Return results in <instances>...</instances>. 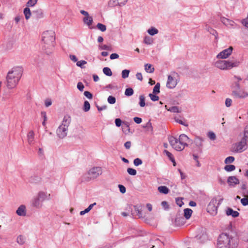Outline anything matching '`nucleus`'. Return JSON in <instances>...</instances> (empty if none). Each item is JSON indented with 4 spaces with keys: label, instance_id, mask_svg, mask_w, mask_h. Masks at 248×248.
Listing matches in <instances>:
<instances>
[{
    "label": "nucleus",
    "instance_id": "nucleus-37",
    "mask_svg": "<svg viewBox=\"0 0 248 248\" xmlns=\"http://www.w3.org/2000/svg\"><path fill=\"white\" fill-rule=\"evenodd\" d=\"M134 93V91L131 88H127L124 92V94L126 96H130L133 95Z\"/></svg>",
    "mask_w": 248,
    "mask_h": 248
},
{
    "label": "nucleus",
    "instance_id": "nucleus-38",
    "mask_svg": "<svg viewBox=\"0 0 248 248\" xmlns=\"http://www.w3.org/2000/svg\"><path fill=\"white\" fill-rule=\"evenodd\" d=\"M160 93V83H157L153 89V93L157 94Z\"/></svg>",
    "mask_w": 248,
    "mask_h": 248
},
{
    "label": "nucleus",
    "instance_id": "nucleus-47",
    "mask_svg": "<svg viewBox=\"0 0 248 248\" xmlns=\"http://www.w3.org/2000/svg\"><path fill=\"white\" fill-rule=\"evenodd\" d=\"M149 97L153 101H157L159 99V97L155 95V94H154L153 93H150L149 94Z\"/></svg>",
    "mask_w": 248,
    "mask_h": 248
},
{
    "label": "nucleus",
    "instance_id": "nucleus-33",
    "mask_svg": "<svg viewBox=\"0 0 248 248\" xmlns=\"http://www.w3.org/2000/svg\"><path fill=\"white\" fill-rule=\"evenodd\" d=\"M139 105L141 107H144L145 106V98L143 95H140L139 97Z\"/></svg>",
    "mask_w": 248,
    "mask_h": 248
},
{
    "label": "nucleus",
    "instance_id": "nucleus-6",
    "mask_svg": "<svg viewBox=\"0 0 248 248\" xmlns=\"http://www.w3.org/2000/svg\"><path fill=\"white\" fill-rule=\"evenodd\" d=\"M239 65V62L238 61L232 62L225 60H219L215 63L216 67L223 70L231 69L233 67L238 66Z\"/></svg>",
    "mask_w": 248,
    "mask_h": 248
},
{
    "label": "nucleus",
    "instance_id": "nucleus-58",
    "mask_svg": "<svg viewBox=\"0 0 248 248\" xmlns=\"http://www.w3.org/2000/svg\"><path fill=\"white\" fill-rule=\"evenodd\" d=\"M176 202L177 204L180 207H181L182 205L184 204L182 199H180L179 198H177L176 199Z\"/></svg>",
    "mask_w": 248,
    "mask_h": 248
},
{
    "label": "nucleus",
    "instance_id": "nucleus-27",
    "mask_svg": "<svg viewBox=\"0 0 248 248\" xmlns=\"http://www.w3.org/2000/svg\"><path fill=\"white\" fill-rule=\"evenodd\" d=\"M145 70L147 73H152L154 71V68L151 64L147 63L144 65Z\"/></svg>",
    "mask_w": 248,
    "mask_h": 248
},
{
    "label": "nucleus",
    "instance_id": "nucleus-30",
    "mask_svg": "<svg viewBox=\"0 0 248 248\" xmlns=\"http://www.w3.org/2000/svg\"><path fill=\"white\" fill-rule=\"evenodd\" d=\"M24 14L26 20L29 19L31 16V12L28 7H26L24 9Z\"/></svg>",
    "mask_w": 248,
    "mask_h": 248
},
{
    "label": "nucleus",
    "instance_id": "nucleus-39",
    "mask_svg": "<svg viewBox=\"0 0 248 248\" xmlns=\"http://www.w3.org/2000/svg\"><path fill=\"white\" fill-rule=\"evenodd\" d=\"M96 27L101 31H105L106 30V26L105 25L100 23L97 24Z\"/></svg>",
    "mask_w": 248,
    "mask_h": 248
},
{
    "label": "nucleus",
    "instance_id": "nucleus-50",
    "mask_svg": "<svg viewBox=\"0 0 248 248\" xmlns=\"http://www.w3.org/2000/svg\"><path fill=\"white\" fill-rule=\"evenodd\" d=\"M208 136L211 140H215L216 139V136L213 132H209L208 133Z\"/></svg>",
    "mask_w": 248,
    "mask_h": 248
},
{
    "label": "nucleus",
    "instance_id": "nucleus-45",
    "mask_svg": "<svg viewBox=\"0 0 248 248\" xmlns=\"http://www.w3.org/2000/svg\"><path fill=\"white\" fill-rule=\"evenodd\" d=\"M37 0H29L27 3V6L28 7H32L34 6L37 3Z\"/></svg>",
    "mask_w": 248,
    "mask_h": 248
},
{
    "label": "nucleus",
    "instance_id": "nucleus-24",
    "mask_svg": "<svg viewBox=\"0 0 248 248\" xmlns=\"http://www.w3.org/2000/svg\"><path fill=\"white\" fill-rule=\"evenodd\" d=\"M166 108L168 110L171 112L173 113H180L181 112L180 109L177 106H172L171 107H170L169 108H167V106H165Z\"/></svg>",
    "mask_w": 248,
    "mask_h": 248
},
{
    "label": "nucleus",
    "instance_id": "nucleus-23",
    "mask_svg": "<svg viewBox=\"0 0 248 248\" xmlns=\"http://www.w3.org/2000/svg\"><path fill=\"white\" fill-rule=\"evenodd\" d=\"M83 21L84 23L87 25L89 27L91 25H92L93 22V19L92 16H85L83 19Z\"/></svg>",
    "mask_w": 248,
    "mask_h": 248
},
{
    "label": "nucleus",
    "instance_id": "nucleus-17",
    "mask_svg": "<svg viewBox=\"0 0 248 248\" xmlns=\"http://www.w3.org/2000/svg\"><path fill=\"white\" fill-rule=\"evenodd\" d=\"M226 214L227 216H231L233 217H237L239 215V213L237 211H234L231 208H228L227 209Z\"/></svg>",
    "mask_w": 248,
    "mask_h": 248
},
{
    "label": "nucleus",
    "instance_id": "nucleus-36",
    "mask_svg": "<svg viewBox=\"0 0 248 248\" xmlns=\"http://www.w3.org/2000/svg\"><path fill=\"white\" fill-rule=\"evenodd\" d=\"M90 104L88 101H85L84 103V106L83 109L85 112L88 111L90 109Z\"/></svg>",
    "mask_w": 248,
    "mask_h": 248
},
{
    "label": "nucleus",
    "instance_id": "nucleus-7",
    "mask_svg": "<svg viewBox=\"0 0 248 248\" xmlns=\"http://www.w3.org/2000/svg\"><path fill=\"white\" fill-rule=\"evenodd\" d=\"M232 95L237 98H245L248 96V92L240 88V85L238 82H234L232 86Z\"/></svg>",
    "mask_w": 248,
    "mask_h": 248
},
{
    "label": "nucleus",
    "instance_id": "nucleus-56",
    "mask_svg": "<svg viewBox=\"0 0 248 248\" xmlns=\"http://www.w3.org/2000/svg\"><path fill=\"white\" fill-rule=\"evenodd\" d=\"M84 94L86 97H87L89 99H92L93 97L92 94L88 91L84 92Z\"/></svg>",
    "mask_w": 248,
    "mask_h": 248
},
{
    "label": "nucleus",
    "instance_id": "nucleus-31",
    "mask_svg": "<svg viewBox=\"0 0 248 248\" xmlns=\"http://www.w3.org/2000/svg\"><path fill=\"white\" fill-rule=\"evenodd\" d=\"M205 29L208 32H209L210 34L215 36L216 38H217V32L216 31L211 28V27L208 26L207 25H206Z\"/></svg>",
    "mask_w": 248,
    "mask_h": 248
},
{
    "label": "nucleus",
    "instance_id": "nucleus-35",
    "mask_svg": "<svg viewBox=\"0 0 248 248\" xmlns=\"http://www.w3.org/2000/svg\"><path fill=\"white\" fill-rule=\"evenodd\" d=\"M235 169V167L233 165H227L224 167V170L227 171H232Z\"/></svg>",
    "mask_w": 248,
    "mask_h": 248
},
{
    "label": "nucleus",
    "instance_id": "nucleus-11",
    "mask_svg": "<svg viewBox=\"0 0 248 248\" xmlns=\"http://www.w3.org/2000/svg\"><path fill=\"white\" fill-rule=\"evenodd\" d=\"M232 47L230 46L229 48L223 50L219 53H218L217 57L218 59H226L232 54Z\"/></svg>",
    "mask_w": 248,
    "mask_h": 248
},
{
    "label": "nucleus",
    "instance_id": "nucleus-63",
    "mask_svg": "<svg viewBox=\"0 0 248 248\" xmlns=\"http://www.w3.org/2000/svg\"><path fill=\"white\" fill-rule=\"evenodd\" d=\"M134 121L136 123L139 124L141 123L142 119L139 117H134Z\"/></svg>",
    "mask_w": 248,
    "mask_h": 248
},
{
    "label": "nucleus",
    "instance_id": "nucleus-4",
    "mask_svg": "<svg viewBox=\"0 0 248 248\" xmlns=\"http://www.w3.org/2000/svg\"><path fill=\"white\" fill-rule=\"evenodd\" d=\"M169 141L172 147L177 151H181L188 145L189 141V138L185 134L180 135L177 139L173 136L169 137Z\"/></svg>",
    "mask_w": 248,
    "mask_h": 248
},
{
    "label": "nucleus",
    "instance_id": "nucleus-40",
    "mask_svg": "<svg viewBox=\"0 0 248 248\" xmlns=\"http://www.w3.org/2000/svg\"><path fill=\"white\" fill-rule=\"evenodd\" d=\"M234 160V157L233 156H228L227 157L224 161L225 164H230L232 163Z\"/></svg>",
    "mask_w": 248,
    "mask_h": 248
},
{
    "label": "nucleus",
    "instance_id": "nucleus-19",
    "mask_svg": "<svg viewBox=\"0 0 248 248\" xmlns=\"http://www.w3.org/2000/svg\"><path fill=\"white\" fill-rule=\"evenodd\" d=\"M16 214L20 216L26 215V207L24 205H20L16 211Z\"/></svg>",
    "mask_w": 248,
    "mask_h": 248
},
{
    "label": "nucleus",
    "instance_id": "nucleus-25",
    "mask_svg": "<svg viewBox=\"0 0 248 248\" xmlns=\"http://www.w3.org/2000/svg\"><path fill=\"white\" fill-rule=\"evenodd\" d=\"M192 210L189 208H186L184 210V217L187 219L190 218L192 214Z\"/></svg>",
    "mask_w": 248,
    "mask_h": 248
},
{
    "label": "nucleus",
    "instance_id": "nucleus-9",
    "mask_svg": "<svg viewBox=\"0 0 248 248\" xmlns=\"http://www.w3.org/2000/svg\"><path fill=\"white\" fill-rule=\"evenodd\" d=\"M247 142H248L247 140L243 138L240 142L234 145L233 151L237 153L243 152L247 148Z\"/></svg>",
    "mask_w": 248,
    "mask_h": 248
},
{
    "label": "nucleus",
    "instance_id": "nucleus-12",
    "mask_svg": "<svg viewBox=\"0 0 248 248\" xmlns=\"http://www.w3.org/2000/svg\"><path fill=\"white\" fill-rule=\"evenodd\" d=\"M127 0H109L108 5L109 7H114L117 6H123L124 5Z\"/></svg>",
    "mask_w": 248,
    "mask_h": 248
},
{
    "label": "nucleus",
    "instance_id": "nucleus-20",
    "mask_svg": "<svg viewBox=\"0 0 248 248\" xmlns=\"http://www.w3.org/2000/svg\"><path fill=\"white\" fill-rule=\"evenodd\" d=\"M36 196L43 202L46 200L47 197V193L46 192L40 191L38 193Z\"/></svg>",
    "mask_w": 248,
    "mask_h": 248
},
{
    "label": "nucleus",
    "instance_id": "nucleus-46",
    "mask_svg": "<svg viewBox=\"0 0 248 248\" xmlns=\"http://www.w3.org/2000/svg\"><path fill=\"white\" fill-rule=\"evenodd\" d=\"M243 138L248 142V124L245 127L244 137Z\"/></svg>",
    "mask_w": 248,
    "mask_h": 248
},
{
    "label": "nucleus",
    "instance_id": "nucleus-43",
    "mask_svg": "<svg viewBox=\"0 0 248 248\" xmlns=\"http://www.w3.org/2000/svg\"><path fill=\"white\" fill-rule=\"evenodd\" d=\"M108 102L110 104H114L116 102V98L114 96H109L108 98Z\"/></svg>",
    "mask_w": 248,
    "mask_h": 248
},
{
    "label": "nucleus",
    "instance_id": "nucleus-13",
    "mask_svg": "<svg viewBox=\"0 0 248 248\" xmlns=\"http://www.w3.org/2000/svg\"><path fill=\"white\" fill-rule=\"evenodd\" d=\"M177 84V79L169 75L168 77L167 87L170 89H173L176 86Z\"/></svg>",
    "mask_w": 248,
    "mask_h": 248
},
{
    "label": "nucleus",
    "instance_id": "nucleus-41",
    "mask_svg": "<svg viewBox=\"0 0 248 248\" xmlns=\"http://www.w3.org/2000/svg\"><path fill=\"white\" fill-rule=\"evenodd\" d=\"M130 71L128 70H124L122 72V77L123 78H127L129 74Z\"/></svg>",
    "mask_w": 248,
    "mask_h": 248
},
{
    "label": "nucleus",
    "instance_id": "nucleus-64",
    "mask_svg": "<svg viewBox=\"0 0 248 248\" xmlns=\"http://www.w3.org/2000/svg\"><path fill=\"white\" fill-rule=\"evenodd\" d=\"M242 195L244 197L248 198V189L244 190L242 192Z\"/></svg>",
    "mask_w": 248,
    "mask_h": 248
},
{
    "label": "nucleus",
    "instance_id": "nucleus-18",
    "mask_svg": "<svg viewBox=\"0 0 248 248\" xmlns=\"http://www.w3.org/2000/svg\"><path fill=\"white\" fill-rule=\"evenodd\" d=\"M220 21L226 26H233L234 24V22L233 21L224 17H221Z\"/></svg>",
    "mask_w": 248,
    "mask_h": 248
},
{
    "label": "nucleus",
    "instance_id": "nucleus-1",
    "mask_svg": "<svg viewBox=\"0 0 248 248\" xmlns=\"http://www.w3.org/2000/svg\"><path fill=\"white\" fill-rule=\"evenodd\" d=\"M23 71L22 67L17 66L14 67L8 73L6 80L7 86L9 89L14 88L16 86L22 75Z\"/></svg>",
    "mask_w": 248,
    "mask_h": 248
},
{
    "label": "nucleus",
    "instance_id": "nucleus-5",
    "mask_svg": "<svg viewBox=\"0 0 248 248\" xmlns=\"http://www.w3.org/2000/svg\"><path fill=\"white\" fill-rule=\"evenodd\" d=\"M70 123V118L65 116L63 118L62 124L56 130L57 135L60 139H63L66 136Z\"/></svg>",
    "mask_w": 248,
    "mask_h": 248
},
{
    "label": "nucleus",
    "instance_id": "nucleus-62",
    "mask_svg": "<svg viewBox=\"0 0 248 248\" xmlns=\"http://www.w3.org/2000/svg\"><path fill=\"white\" fill-rule=\"evenodd\" d=\"M131 143L129 141H126L124 144L125 148L127 149H129L131 147Z\"/></svg>",
    "mask_w": 248,
    "mask_h": 248
},
{
    "label": "nucleus",
    "instance_id": "nucleus-48",
    "mask_svg": "<svg viewBox=\"0 0 248 248\" xmlns=\"http://www.w3.org/2000/svg\"><path fill=\"white\" fill-rule=\"evenodd\" d=\"M142 160L139 158H137L134 160V164L136 166H138L142 164Z\"/></svg>",
    "mask_w": 248,
    "mask_h": 248
},
{
    "label": "nucleus",
    "instance_id": "nucleus-8",
    "mask_svg": "<svg viewBox=\"0 0 248 248\" xmlns=\"http://www.w3.org/2000/svg\"><path fill=\"white\" fill-rule=\"evenodd\" d=\"M102 173V169L100 167H93L90 169L88 171L89 176L86 180L89 181L92 179H95L100 175Z\"/></svg>",
    "mask_w": 248,
    "mask_h": 248
},
{
    "label": "nucleus",
    "instance_id": "nucleus-21",
    "mask_svg": "<svg viewBox=\"0 0 248 248\" xmlns=\"http://www.w3.org/2000/svg\"><path fill=\"white\" fill-rule=\"evenodd\" d=\"M28 138V143L31 145L33 143L34 138V133L33 131H30L27 135Z\"/></svg>",
    "mask_w": 248,
    "mask_h": 248
},
{
    "label": "nucleus",
    "instance_id": "nucleus-34",
    "mask_svg": "<svg viewBox=\"0 0 248 248\" xmlns=\"http://www.w3.org/2000/svg\"><path fill=\"white\" fill-rule=\"evenodd\" d=\"M103 72L104 74L108 76H111L112 75V73L110 69L108 67H104L103 69Z\"/></svg>",
    "mask_w": 248,
    "mask_h": 248
},
{
    "label": "nucleus",
    "instance_id": "nucleus-32",
    "mask_svg": "<svg viewBox=\"0 0 248 248\" xmlns=\"http://www.w3.org/2000/svg\"><path fill=\"white\" fill-rule=\"evenodd\" d=\"M144 43L147 45H151L153 43V39L150 36H146L144 39Z\"/></svg>",
    "mask_w": 248,
    "mask_h": 248
},
{
    "label": "nucleus",
    "instance_id": "nucleus-51",
    "mask_svg": "<svg viewBox=\"0 0 248 248\" xmlns=\"http://www.w3.org/2000/svg\"><path fill=\"white\" fill-rule=\"evenodd\" d=\"M241 203L244 206L248 205V198L244 197L241 200Z\"/></svg>",
    "mask_w": 248,
    "mask_h": 248
},
{
    "label": "nucleus",
    "instance_id": "nucleus-22",
    "mask_svg": "<svg viewBox=\"0 0 248 248\" xmlns=\"http://www.w3.org/2000/svg\"><path fill=\"white\" fill-rule=\"evenodd\" d=\"M32 13L37 18H41L44 17L43 12L41 9H38L33 11Z\"/></svg>",
    "mask_w": 248,
    "mask_h": 248
},
{
    "label": "nucleus",
    "instance_id": "nucleus-10",
    "mask_svg": "<svg viewBox=\"0 0 248 248\" xmlns=\"http://www.w3.org/2000/svg\"><path fill=\"white\" fill-rule=\"evenodd\" d=\"M217 199L213 198L211 200L207 206V212L213 216H215L217 214L218 205H217Z\"/></svg>",
    "mask_w": 248,
    "mask_h": 248
},
{
    "label": "nucleus",
    "instance_id": "nucleus-52",
    "mask_svg": "<svg viewBox=\"0 0 248 248\" xmlns=\"http://www.w3.org/2000/svg\"><path fill=\"white\" fill-rule=\"evenodd\" d=\"M87 63V62L84 60L78 61L77 62V65L78 66L80 67L81 68H83V65H84Z\"/></svg>",
    "mask_w": 248,
    "mask_h": 248
},
{
    "label": "nucleus",
    "instance_id": "nucleus-15",
    "mask_svg": "<svg viewBox=\"0 0 248 248\" xmlns=\"http://www.w3.org/2000/svg\"><path fill=\"white\" fill-rule=\"evenodd\" d=\"M227 183L230 186H234L239 184V180L235 176H229L227 180Z\"/></svg>",
    "mask_w": 248,
    "mask_h": 248
},
{
    "label": "nucleus",
    "instance_id": "nucleus-53",
    "mask_svg": "<svg viewBox=\"0 0 248 248\" xmlns=\"http://www.w3.org/2000/svg\"><path fill=\"white\" fill-rule=\"evenodd\" d=\"M232 103V100L230 98H227L225 100V105L227 107L231 106Z\"/></svg>",
    "mask_w": 248,
    "mask_h": 248
},
{
    "label": "nucleus",
    "instance_id": "nucleus-57",
    "mask_svg": "<svg viewBox=\"0 0 248 248\" xmlns=\"http://www.w3.org/2000/svg\"><path fill=\"white\" fill-rule=\"evenodd\" d=\"M118 187H119V190L121 193H124L125 192L126 188L124 186H123L122 185H119Z\"/></svg>",
    "mask_w": 248,
    "mask_h": 248
},
{
    "label": "nucleus",
    "instance_id": "nucleus-3",
    "mask_svg": "<svg viewBox=\"0 0 248 248\" xmlns=\"http://www.w3.org/2000/svg\"><path fill=\"white\" fill-rule=\"evenodd\" d=\"M55 40V32L53 31H47L43 33L42 41L44 44L43 47L47 54L51 53L54 46Z\"/></svg>",
    "mask_w": 248,
    "mask_h": 248
},
{
    "label": "nucleus",
    "instance_id": "nucleus-16",
    "mask_svg": "<svg viewBox=\"0 0 248 248\" xmlns=\"http://www.w3.org/2000/svg\"><path fill=\"white\" fill-rule=\"evenodd\" d=\"M203 141V139L200 137H196L195 140V141H194L195 145L199 148V151L200 153L202 152V147L203 145H202Z\"/></svg>",
    "mask_w": 248,
    "mask_h": 248
},
{
    "label": "nucleus",
    "instance_id": "nucleus-54",
    "mask_svg": "<svg viewBox=\"0 0 248 248\" xmlns=\"http://www.w3.org/2000/svg\"><path fill=\"white\" fill-rule=\"evenodd\" d=\"M175 121L177 123H179V124H182V125H184V126H188V124H186V123L185 122H183V121H182L181 120H180V119H178V118H175Z\"/></svg>",
    "mask_w": 248,
    "mask_h": 248
},
{
    "label": "nucleus",
    "instance_id": "nucleus-49",
    "mask_svg": "<svg viewBox=\"0 0 248 248\" xmlns=\"http://www.w3.org/2000/svg\"><path fill=\"white\" fill-rule=\"evenodd\" d=\"M135 211L136 212L137 215L139 216V217H142V212L140 209L138 208L137 206H134Z\"/></svg>",
    "mask_w": 248,
    "mask_h": 248
},
{
    "label": "nucleus",
    "instance_id": "nucleus-61",
    "mask_svg": "<svg viewBox=\"0 0 248 248\" xmlns=\"http://www.w3.org/2000/svg\"><path fill=\"white\" fill-rule=\"evenodd\" d=\"M119 55L116 53H112L110 56V59L111 60H114L115 59H118L119 58Z\"/></svg>",
    "mask_w": 248,
    "mask_h": 248
},
{
    "label": "nucleus",
    "instance_id": "nucleus-29",
    "mask_svg": "<svg viewBox=\"0 0 248 248\" xmlns=\"http://www.w3.org/2000/svg\"><path fill=\"white\" fill-rule=\"evenodd\" d=\"M158 190L160 193L163 194H167L169 191V189L166 186H160L158 187Z\"/></svg>",
    "mask_w": 248,
    "mask_h": 248
},
{
    "label": "nucleus",
    "instance_id": "nucleus-44",
    "mask_svg": "<svg viewBox=\"0 0 248 248\" xmlns=\"http://www.w3.org/2000/svg\"><path fill=\"white\" fill-rule=\"evenodd\" d=\"M127 171L131 175H136L137 174L136 170L132 168H128Z\"/></svg>",
    "mask_w": 248,
    "mask_h": 248
},
{
    "label": "nucleus",
    "instance_id": "nucleus-55",
    "mask_svg": "<svg viewBox=\"0 0 248 248\" xmlns=\"http://www.w3.org/2000/svg\"><path fill=\"white\" fill-rule=\"evenodd\" d=\"M77 88L80 91H83L84 88V86L82 82H78L77 84Z\"/></svg>",
    "mask_w": 248,
    "mask_h": 248
},
{
    "label": "nucleus",
    "instance_id": "nucleus-59",
    "mask_svg": "<svg viewBox=\"0 0 248 248\" xmlns=\"http://www.w3.org/2000/svg\"><path fill=\"white\" fill-rule=\"evenodd\" d=\"M115 124L117 126L120 127L122 124V121L119 118H117L115 120Z\"/></svg>",
    "mask_w": 248,
    "mask_h": 248
},
{
    "label": "nucleus",
    "instance_id": "nucleus-26",
    "mask_svg": "<svg viewBox=\"0 0 248 248\" xmlns=\"http://www.w3.org/2000/svg\"><path fill=\"white\" fill-rule=\"evenodd\" d=\"M25 237L22 235L18 236L16 238V242L20 245H23L25 243Z\"/></svg>",
    "mask_w": 248,
    "mask_h": 248
},
{
    "label": "nucleus",
    "instance_id": "nucleus-28",
    "mask_svg": "<svg viewBox=\"0 0 248 248\" xmlns=\"http://www.w3.org/2000/svg\"><path fill=\"white\" fill-rule=\"evenodd\" d=\"M147 32L152 36L156 34L158 32V30L155 27H151L147 30Z\"/></svg>",
    "mask_w": 248,
    "mask_h": 248
},
{
    "label": "nucleus",
    "instance_id": "nucleus-14",
    "mask_svg": "<svg viewBox=\"0 0 248 248\" xmlns=\"http://www.w3.org/2000/svg\"><path fill=\"white\" fill-rule=\"evenodd\" d=\"M31 204L33 207L39 209L41 208L42 206V202L38 198V197L36 196L31 200Z\"/></svg>",
    "mask_w": 248,
    "mask_h": 248
},
{
    "label": "nucleus",
    "instance_id": "nucleus-2",
    "mask_svg": "<svg viewBox=\"0 0 248 248\" xmlns=\"http://www.w3.org/2000/svg\"><path fill=\"white\" fill-rule=\"evenodd\" d=\"M237 246V239L226 233L220 234L218 238L217 248H236Z\"/></svg>",
    "mask_w": 248,
    "mask_h": 248
},
{
    "label": "nucleus",
    "instance_id": "nucleus-60",
    "mask_svg": "<svg viewBox=\"0 0 248 248\" xmlns=\"http://www.w3.org/2000/svg\"><path fill=\"white\" fill-rule=\"evenodd\" d=\"M45 104L46 107H48L52 104V102L50 99H47L45 100Z\"/></svg>",
    "mask_w": 248,
    "mask_h": 248
},
{
    "label": "nucleus",
    "instance_id": "nucleus-42",
    "mask_svg": "<svg viewBox=\"0 0 248 248\" xmlns=\"http://www.w3.org/2000/svg\"><path fill=\"white\" fill-rule=\"evenodd\" d=\"M163 153L164 154H165L171 161L173 160V155L171 154V153H170V152H169L168 151H167L166 150H164Z\"/></svg>",
    "mask_w": 248,
    "mask_h": 248
}]
</instances>
